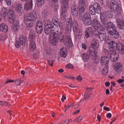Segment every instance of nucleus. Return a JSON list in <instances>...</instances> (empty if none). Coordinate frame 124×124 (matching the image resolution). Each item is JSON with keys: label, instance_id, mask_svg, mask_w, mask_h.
Segmentation results:
<instances>
[{"label": "nucleus", "instance_id": "f257e3e1", "mask_svg": "<svg viewBox=\"0 0 124 124\" xmlns=\"http://www.w3.org/2000/svg\"><path fill=\"white\" fill-rule=\"evenodd\" d=\"M58 31L51 33L50 35L49 41L53 45H55L59 39L62 41L65 47L68 49L70 48L73 45L71 38L70 36H66L65 38L61 32L60 34L58 33Z\"/></svg>", "mask_w": 124, "mask_h": 124}, {"label": "nucleus", "instance_id": "f03ea898", "mask_svg": "<svg viewBox=\"0 0 124 124\" xmlns=\"http://www.w3.org/2000/svg\"><path fill=\"white\" fill-rule=\"evenodd\" d=\"M109 49L113 51L120 49L122 54L124 55V44L121 43H116L113 41L110 42L108 44Z\"/></svg>", "mask_w": 124, "mask_h": 124}, {"label": "nucleus", "instance_id": "7ed1b4c3", "mask_svg": "<svg viewBox=\"0 0 124 124\" xmlns=\"http://www.w3.org/2000/svg\"><path fill=\"white\" fill-rule=\"evenodd\" d=\"M84 24L86 25H92V27L95 31L97 30L100 27V23L95 18L91 20V18L83 20Z\"/></svg>", "mask_w": 124, "mask_h": 124}, {"label": "nucleus", "instance_id": "20e7f679", "mask_svg": "<svg viewBox=\"0 0 124 124\" xmlns=\"http://www.w3.org/2000/svg\"><path fill=\"white\" fill-rule=\"evenodd\" d=\"M107 29L110 35L114 36V38L117 39L118 38V32L116 31L115 26L113 23L110 22L107 23Z\"/></svg>", "mask_w": 124, "mask_h": 124}, {"label": "nucleus", "instance_id": "39448f33", "mask_svg": "<svg viewBox=\"0 0 124 124\" xmlns=\"http://www.w3.org/2000/svg\"><path fill=\"white\" fill-rule=\"evenodd\" d=\"M62 3V11L60 14L61 17L64 19H66L67 16V12L69 8L68 2L69 0H60Z\"/></svg>", "mask_w": 124, "mask_h": 124}, {"label": "nucleus", "instance_id": "423d86ee", "mask_svg": "<svg viewBox=\"0 0 124 124\" xmlns=\"http://www.w3.org/2000/svg\"><path fill=\"white\" fill-rule=\"evenodd\" d=\"M100 27L96 31L94 30L95 31H97V33H94V35L96 37L99 38L101 41H106V33L105 31V29L100 24Z\"/></svg>", "mask_w": 124, "mask_h": 124}, {"label": "nucleus", "instance_id": "0eeeda50", "mask_svg": "<svg viewBox=\"0 0 124 124\" xmlns=\"http://www.w3.org/2000/svg\"><path fill=\"white\" fill-rule=\"evenodd\" d=\"M110 6L112 11L117 12V13L121 12L119 4L117 3L116 1L114 0H112L110 3Z\"/></svg>", "mask_w": 124, "mask_h": 124}, {"label": "nucleus", "instance_id": "6e6552de", "mask_svg": "<svg viewBox=\"0 0 124 124\" xmlns=\"http://www.w3.org/2000/svg\"><path fill=\"white\" fill-rule=\"evenodd\" d=\"M26 42L25 38L23 35H21L20 37L19 41H16L15 44L16 47L19 48L20 47V45L22 46L24 45Z\"/></svg>", "mask_w": 124, "mask_h": 124}, {"label": "nucleus", "instance_id": "1a4fd4ad", "mask_svg": "<svg viewBox=\"0 0 124 124\" xmlns=\"http://www.w3.org/2000/svg\"><path fill=\"white\" fill-rule=\"evenodd\" d=\"M73 30L74 32L79 33L80 34L82 33V30L78 28V24L77 22L75 21H73L72 23Z\"/></svg>", "mask_w": 124, "mask_h": 124}, {"label": "nucleus", "instance_id": "9d476101", "mask_svg": "<svg viewBox=\"0 0 124 124\" xmlns=\"http://www.w3.org/2000/svg\"><path fill=\"white\" fill-rule=\"evenodd\" d=\"M116 23L118 28L120 29H124V21L123 19L117 18Z\"/></svg>", "mask_w": 124, "mask_h": 124}, {"label": "nucleus", "instance_id": "9b49d317", "mask_svg": "<svg viewBox=\"0 0 124 124\" xmlns=\"http://www.w3.org/2000/svg\"><path fill=\"white\" fill-rule=\"evenodd\" d=\"M85 35L87 38L89 37L90 36H92L93 35V31H95L94 30V29L92 27L91 28L88 27L85 30Z\"/></svg>", "mask_w": 124, "mask_h": 124}, {"label": "nucleus", "instance_id": "f8f14e48", "mask_svg": "<svg viewBox=\"0 0 124 124\" xmlns=\"http://www.w3.org/2000/svg\"><path fill=\"white\" fill-rule=\"evenodd\" d=\"M58 1V0H51V2H50V5L51 7L54 8L55 10L59 8Z\"/></svg>", "mask_w": 124, "mask_h": 124}, {"label": "nucleus", "instance_id": "ddd939ff", "mask_svg": "<svg viewBox=\"0 0 124 124\" xmlns=\"http://www.w3.org/2000/svg\"><path fill=\"white\" fill-rule=\"evenodd\" d=\"M32 7V0H28L25 3L24 8L26 10L31 9Z\"/></svg>", "mask_w": 124, "mask_h": 124}, {"label": "nucleus", "instance_id": "4468645a", "mask_svg": "<svg viewBox=\"0 0 124 124\" xmlns=\"http://www.w3.org/2000/svg\"><path fill=\"white\" fill-rule=\"evenodd\" d=\"M115 70L117 72H121L122 69V66L120 63L117 62L115 63L114 65Z\"/></svg>", "mask_w": 124, "mask_h": 124}, {"label": "nucleus", "instance_id": "2eb2a0df", "mask_svg": "<svg viewBox=\"0 0 124 124\" xmlns=\"http://www.w3.org/2000/svg\"><path fill=\"white\" fill-rule=\"evenodd\" d=\"M109 58L107 56H103L101 57V63L102 65H107L108 63Z\"/></svg>", "mask_w": 124, "mask_h": 124}, {"label": "nucleus", "instance_id": "dca6fc26", "mask_svg": "<svg viewBox=\"0 0 124 124\" xmlns=\"http://www.w3.org/2000/svg\"><path fill=\"white\" fill-rule=\"evenodd\" d=\"M118 56V53L115 52H114L112 51V53H111V55L109 58L110 60H112L113 62H115L117 60Z\"/></svg>", "mask_w": 124, "mask_h": 124}, {"label": "nucleus", "instance_id": "f3484780", "mask_svg": "<svg viewBox=\"0 0 124 124\" xmlns=\"http://www.w3.org/2000/svg\"><path fill=\"white\" fill-rule=\"evenodd\" d=\"M54 27H45L44 31L46 34L48 35L50 33L53 32H54ZM55 32H56L55 31Z\"/></svg>", "mask_w": 124, "mask_h": 124}, {"label": "nucleus", "instance_id": "a211bd4d", "mask_svg": "<svg viewBox=\"0 0 124 124\" xmlns=\"http://www.w3.org/2000/svg\"><path fill=\"white\" fill-rule=\"evenodd\" d=\"M38 17V15H37L35 14H33L31 13L27 16L26 19L34 21Z\"/></svg>", "mask_w": 124, "mask_h": 124}, {"label": "nucleus", "instance_id": "6ab92c4d", "mask_svg": "<svg viewBox=\"0 0 124 124\" xmlns=\"http://www.w3.org/2000/svg\"><path fill=\"white\" fill-rule=\"evenodd\" d=\"M95 9V12L97 13L100 14L101 13V7L99 4L96 2H95L93 5Z\"/></svg>", "mask_w": 124, "mask_h": 124}, {"label": "nucleus", "instance_id": "aec40b11", "mask_svg": "<svg viewBox=\"0 0 124 124\" xmlns=\"http://www.w3.org/2000/svg\"><path fill=\"white\" fill-rule=\"evenodd\" d=\"M60 54L61 56L65 58L68 54L67 50L65 48L62 47L60 50Z\"/></svg>", "mask_w": 124, "mask_h": 124}, {"label": "nucleus", "instance_id": "412c9836", "mask_svg": "<svg viewBox=\"0 0 124 124\" xmlns=\"http://www.w3.org/2000/svg\"><path fill=\"white\" fill-rule=\"evenodd\" d=\"M79 18L80 19L82 20L84 19L90 18L91 17L90 14L89 13L86 12L84 15L83 14L81 16H80Z\"/></svg>", "mask_w": 124, "mask_h": 124}, {"label": "nucleus", "instance_id": "4be33fe9", "mask_svg": "<svg viewBox=\"0 0 124 124\" xmlns=\"http://www.w3.org/2000/svg\"><path fill=\"white\" fill-rule=\"evenodd\" d=\"M16 8L17 10V11L19 15H21L22 12L23 11V8L22 5L20 4L17 5L16 7Z\"/></svg>", "mask_w": 124, "mask_h": 124}, {"label": "nucleus", "instance_id": "5701e85b", "mask_svg": "<svg viewBox=\"0 0 124 124\" xmlns=\"http://www.w3.org/2000/svg\"><path fill=\"white\" fill-rule=\"evenodd\" d=\"M19 23L18 22H15L13 23L12 26V30L14 31H18L19 28Z\"/></svg>", "mask_w": 124, "mask_h": 124}, {"label": "nucleus", "instance_id": "b1692460", "mask_svg": "<svg viewBox=\"0 0 124 124\" xmlns=\"http://www.w3.org/2000/svg\"><path fill=\"white\" fill-rule=\"evenodd\" d=\"M0 30L5 32H8V29L7 26L5 23H3L1 24L0 26Z\"/></svg>", "mask_w": 124, "mask_h": 124}, {"label": "nucleus", "instance_id": "393cba45", "mask_svg": "<svg viewBox=\"0 0 124 124\" xmlns=\"http://www.w3.org/2000/svg\"><path fill=\"white\" fill-rule=\"evenodd\" d=\"M97 48L95 47H93L92 46L89 47V51L90 54L93 56H96L97 55V52L96 51V49Z\"/></svg>", "mask_w": 124, "mask_h": 124}, {"label": "nucleus", "instance_id": "a878e982", "mask_svg": "<svg viewBox=\"0 0 124 124\" xmlns=\"http://www.w3.org/2000/svg\"><path fill=\"white\" fill-rule=\"evenodd\" d=\"M35 33L33 31L31 30L30 32L29 36V41H33L35 38Z\"/></svg>", "mask_w": 124, "mask_h": 124}, {"label": "nucleus", "instance_id": "bb28decb", "mask_svg": "<svg viewBox=\"0 0 124 124\" xmlns=\"http://www.w3.org/2000/svg\"><path fill=\"white\" fill-rule=\"evenodd\" d=\"M92 46L96 48H97L99 47V44L98 40L95 39H94L92 40V41L91 44Z\"/></svg>", "mask_w": 124, "mask_h": 124}, {"label": "nucleus", "instance_id": "cd10ccee", "mask_svg": "<svg viewBox=\"0 0 124 124\" xmlns=\"http://www.w3.org/2000/svg\"><path fill=\"white\" fill-rule=\"evenodd\" d=\"M15 16L14 15H9L8 17V22L10 23H14V22H16V21L15 20Z\"/></svg>", "mask_w": 124, "mask_h": 124}, {"label": "nucleus", "instance_id": "c85d7f7f", "mask_svg": "<svg viewBox=\"0 0 124 124\" xmlns=\"http://www.w3.org/2000/svg\"><path fill=\"white\" fill-rule=\"evenodd\" d=\"M1 13L3 16L5 17L8 15V12L6 8H4L2 9Z\"/></svg>", "mask_w": 124, "mask_h": 124}, {"label": "nucleus", "instance_id": "c756f323", "mask_svg": "<svg viewBox=\"0 0 124 124\" xmlns=\"http://www.w3.org/2000/svg\"><path fill=\"white\" fill-rule=\"evenodd\" d=\"M34 21L26 19L25 21L26 26L29 28L32 27L33 25V22Z\"/></svg>", "mask_w": 124, "mask_h": 124}, {"label": "nucleus", "instance_id": "7c9ffc66", "mask_svg": "<svg viewBox=\"0 0 124 124\" xmlns=\"http://www.w3.org/2000/svg\"><path fill=\"white\" fill-rule=\"evenodd\" d=\"M103 53L105 55H107V56H107L109 58L111 55V53H112V52L113 51L111 50L109 51L106 49H103Z\"/></svg>", "mask_w": 124, "mask_h": 124}, {"label": "nucleus", "instance_id": "2f4dec72", "mask_svg": "<svg viewBox=\"0 0 124 124\" xmlns=\"http://www.w3.org/2000/svg\"><path fill=\"white\" fill-rule=\"evenodd\" d=\"M66 25H67V28H68V29H70L71 28V24L72 23V20L71 18H68L67 20Z\"/></svg>", "mask_w": 124, "mask_h": 124}, {"label": "nucleus", "instance_id": "473e14b6", "mask_svg": "<svg viewBox=\"0 0 124 124\" xmlns=\"http://www.w3.org/2000/svg\"><path fill=\"white\" fill-rule=\"evenodd\" d=\"M45 23L44 24L45 27H54L53 24L52 23L51 21L49 20L48 19L45 21Z\"/></svg>", "mask_w": 124, "mask_h": 124}, {"label": "nucleus", "instance_id": "72a5a7b5", "mask_svg": "<svg viewBox=\"0 0 124 124\" xmlns=\"http://www.w3.org/2000/svg\"><path fill=\"white\" fill-rule=\"evenodd\" d=\"M86 7L78 6V8L79 13V16L83 14L85 9Z\"/></svg>", "mask_w": 124, "mask_h": 124}, {"label": "nucleus", "instance_id": "f704fd0d", "mask_svg": "<svg viewBox=\"0 0 124 124\" xmlns=\"http://www.w3.org/2000/svg\"><path fill=\"white\" fill-rule=\"evenodd\" d=\"M36 45L34 42L32 41L31 42L30 44V49L31 51H33L36 48Z\"/></svg>", "mask_w": 124, "mask_h": 124}, {"label": "nucleus", "instance_id": "c9c22d12", "mask_svg": "<svg viewBox=\"0 0 124 124\" xmlns=\"http://www.w3.org/2000/svg\"><path fill=\"white\" fill-rule=\"evenodd\" d=\"M89 10L90 14L92 15H94L96 13L95 12V9L93 5H91L89 7Z\"/></svg>", "mask_w": 124, "mask_h": 124}, {"label": "nucleus", "instance_id": "e433bc0d", "mask_svg": "<svg viewBox=\"0 0 124 124\" xmlns=\"http://www.w3.org/2000/svg\"><path fill=\"white\" fill-rule=\"evenodd\" d=\"M100 18L101 21L103 24H106L107 23V19L106 18L104 17L103 15H100Z\"/></svg>", "mask_w": 124, "mask_h": 124}, {"label": "nucleus", "instance_id": "4c0bfd02", "mask_svg": "<svg viewBox=\"0 0 124 124\" xmlns=\"http://www.w3.org/2000/svg\"><path fill=\"white\" fill-rule=\"evenodd\" d=\"M51 50L49 48H46L45 51V54L47 56H49L51 54Z\"/></svg>", "mask_w": 124, "mask_h": 124}, {"label": "nucleus", "instance_id": "58836bf2", "mask_svg": "<svg viewBox=\"0 0 124 124\" xmlns=\"http://www.w3.org/2000/svg\"><path fill=\"white\" fill-rule=\"evenodd\" d=\"M53 23L55 26L58 25V21L57 18L55 16H54L52 19Z\"/></svg>", "mask_w": 124, "mask_h": 124}, {"label": "nucleus", "instance_id": "ea45409f", "mask_svg": "<svg viewBox=\"0 0 124 124\" xmlns=\"http://www.w3.org/2000/svg\"><path fill=\"white\" fill-rule=\"evenodd\" d=\"M108 66L107 65L105 66V67L102 71V73L104 75H106L108 72Z\"/></svg>", "mask_w": 124, "mask_h": 124}, {"label": "nucleus", "instance_id": "a19ab883", "mask_svg": "<svg viewBox=\"0 0 124 124\" xmlns=\"http://www.w3.org/2000/svg\"><path fill=\"white\" fill-rule=\"evenodd\" d=\"M79 6L86 7L85 1L84 0H79Z\"/></svg>", "mask_w": 124, "mask_h": 124}, {"label": "nucleus", "instance_id": "79ce46f5", "mask_svg": "<svg viewBox=\"0 0 124 124\" xmlns=\"http://www.w3.org/2000/svg\"><path fill=\"white\" fill-rule=\"evenodd\" d=\"M104 15L106 17L109 18H111L113 16V15L111 14V13L109 11L106 12Z\"/></svg>", "mask_w": 124, "mask_h": 124}, {"label": "nucleus", "instance_id": "37998d69", "mask_svg": "<svg viewBox=\"0 0 124 124\" xmlns=\"http://www.w3.org/2000/svg\"><path fill=\"white\" fill-rule=\"evenodd\" d=\"M42 15L44 17H46L48 15V13L46 9H44L42 12Z\"/></svg>", "mask_w": 124, "mask_h": 124}, {"label": "nucleus", "instance_id": "c03bdc74", "mask_svg": "<svg viewBox=\"0 0 124 124\" xmlns=\"http://www.w3.org/2000/svg\"><path fill=\"white\" fill-rule=\"evenodd\" d=\"M36 31L38 34H40L41 33L42 30V27H36Z\"/></svg>", "mask_w": 124, "mask_h": 124}, {"label": "nucleus", "instance_id": "a18cd8bd", "mask_svg": "<svg viewBox=\"0 0 124 124\" xmlns=\"http://www.w3.org/2000/svg\"><path fill=\"white\" fill-rule=\"evenodd\" d=\"M37 1L38 5L39 7H40L44 4L45 0H37Z\"/></svg>", "mask_w": 124, "mask_h": 124}, {"label": "nucleus", "instance_id": "49530a36", "mask_svg": "<svg viewBox=\"0 0 124 124\" xmlns=\"http://www.w3.org/2000/svg\"><path fill=\"white\" fill-rule=\"evenodd\" d=\"M83 58L84 61L86 62L88 60L89 56L86 54L84 53L83 54Z\"/></svg>", "mask_w": 124, "mask_h": 124}, {"label": "nucleus", "instance_id": "de8ad7c7", "mask_svg": "<svg viewBox=\"0 0 124 124\" xmlns=\"http://www.w3.org/2000/svg\"><path fill=\"white\" fill-rule=\"evenodd\" d=\"M71 14L74 17H76L78 15V10L71 11Z\"/></svg>", "mask_w": 124, "mask_h": 124}, {"label": "nucleus", "instance_id": "09e8293b", "mask_svg": "<svg viewBox=\"0 0 124 124\" xmlns=\"http://www.w3.org/2000/svg\"><path fill=\"white\" fill-rule=\"evenodd\" d=\"M83 116H80L74 120L75 123H78L80 122L82 119Z\"/></svg>", "mask_w": 124, "mask_h": 124}, {"label": "nucleus", "instance_id": "8fccbe9b", "mask_svg": "<svg viewBox=\"0 0 124 124\" xmlns=\"http://www.w3.org/2000/svg\"><path fill=\"white\" fill-rule=\"evenodd\" d=\"M75 10H78V6L75 4H73L71 7V11Z\"/></svg>", "mask_w": 124, "mask_h": 124}, {"label": "nucleus", "instance_id": "3c124183", "mask_svg": "<svg viewBox=\"0 0 124 124\" xmlns=\"http://www.w3.org/2000/svg\"><path fill=\"white\" fill-rule=\"evenodd\" d=\"M59 26L60 27V30H61V31H59V32L58 31H58V33H59V34H60V33H61V32L62 34L63 35V36H64V38H65V37L66 36H65L63 34V28H62V24H59Z\"/></svg>", "mask_w": 124, "mask_h": 124}, {"label": "nucleus", "instance_id": "603ef678", "mask_svg": "<svg viewBox=\"0 0 124 124\" xmlns=\"http://www.w3.org/2000/svg\"><path fill=\"white\" fill-rule=\"evenodd\" d=\"M7 38V36L5 34L0 35V39L1 40H3Z\"/></svg>", "mask_w": 124, "mask_h": 124}, {"label": "nucleus", "instance_id": "864d4df0", "mask_svg": "<svg viewBox=\"0 0 124 124\" xmlns=\"http://www.w3.org/2000/svg\"><path fill=\"white\" fill-rule=\"evenodd\" d=\"M42 27V23L41 21H39L37 22L36 27Z\"/></svg>", "mask_w": 124, "mask_h": 124}, {"label": "nucleus", "instance_id": "5fc2aeb1", "mask_svg": "<svg viewBox=\"0 0 124 124\" xmlns=\"http://www.w3.org/2000/svg\"><path fill=\"white\" fill-rule=\"evenodd\" d=\"M90 97L89 94L87 93H85L84 95V99L85 100L88 99Z\"/></svg>", "mask_w": 124, "mask_h": 124}, {"label": "nucleus", "instance_id": "6e6d98bb", "mask_svg": "<svg viewBox=\"0 0 124 124\" xmlns=\"http://www.w3.org/2000/svg\"><path fill=\"white\" fill-rule=\"evenodd\" d=\"M74 105V104L73 103H70L68 105V107L67 108H66V105H65V108H66V110L65 111H66V110H67L68 109H69L70 108H72L73 106Z\"/></svg>", "mask_w": 124, "mask_h": 124}, {"label": "nucleus", "instance_id": "4d7b16f0", "mask_svg": "<svg viewBox=\"0 0 124 124\" xmlns=\"http://www.w3.org/2000/svg\"><path fill=\"white\" fill-rule=\"evenodd\" d=\"M15 84L17 86H19L22 83L20 79H16V80L15 82Z\"/></svg>", "mask_w": 124, "mask_h": 124}, {"label": "nucleus", "instance_id": "13d9d810", "mask_svg": "<svg viewBox=\"0 0 124 124\" xmlns=\"http://www.w3.org/2000/svg\"><path fill=\"white\" fill-rule=\"evenodd\" d=\"M66 68L69 69V68H72L73 69V66L71 64L69 63L66 66Z\"/></svg>", "mask_w": 124, "mask_h": 124}, {"label": "nucleus", "instance_id": "bf43d9fd", "mask_svg": "<svg viewBox=\"0 0 124 124\" xmlns=\"http://www.w3.org/2000/svg\"><path fill=\"white\" fill-rule=\"evenodd\" d=\"M8 103L7 102L5 101H0V106H3L5 104Z\"/></svg>", "mask_w": 124, "mask_h": 124}, {"label": "nucleus", "instance_id": "052dcab7", "mask_svg": "<svg viewBox=\"0 0 124 124\" xmlns=\"http://www.w3.org/2000/svg\"><path fill=\"white\" fill-rule=\"evenodd\" d=\"M4 1L9 6L11 5V0H4Z\"/></svg>", "mask_w": 124, "mask_h": 124}, {"label": "nucleus", "instance_id": "680f3d73", "mask_svg": "<svg viewBox=\"0 0 124 124\" xmlns=\"http://www.w3.org/2000/svg\"><path fill=\"white\" fill-rule=\"evenodd\" d=\"M9 15H15V12L13 10L11 9L10 8L9 9Z\"/></svg>", "mask_w": 124, "mask_h": 124}, {"label": "nucleus", "instance_id": "e2e57ef3", "mask_svg": "<svg viewBox=\"0 0 124 124\" xmlns=\"http://www.w3.org/2000/svg\"><path fill=\"white\" fill-rule=\"evenodd\" d=\"M76 78L77 80L79 81H81L82 80V77L80 75H79Z\"/></svg>", "mask_w": 124, "mask_h": 124}, {"label": "nucleus", "instance_id": "0e129e2a", "mask_svg": "<svg viewBox=\"0 0 124 124\" xmlns=\"http://www.w3.org/2000/svg\"><path fill=\"white\" fill-rule=\"evenodd\" d=\"M117 82L119 84H121L123 83V82L124 81V79H118L117 80Z\"/></svg>", "mask_w": 124, "mask_h": 124}, {"label": "nucleus", "instance_id": "69168bd1", "mask_svg": "<svg viewBox=\"0 0 124 124\" xmlns=\"http://www.w3.org/2000/svg\"><path fill=\"white\" fill-rule=\"evenodd\" d=\"M107 117L108 118H110L112 116L111 114L110 113H108L106 115Z\"/></svg>", "mask_w": 124, "mask_h": 124}, {"label": "nucleus", "instance_id": "338daca9", "mask_svg": "<svg viewBox=\"0 0 124 124\" xmlns=\"http://www.w3.org/2000/svg\"><path fill=\"white\" fill-rule=\"evenodd\" d=\"M67 121V119H66L65 121L62 122L60 124H68V123H66Z\"/></svg>", "mask_w": 124, "mask_h": 124}, {"label": "nucleus", "instance_id": "774afa93", "mask_svg": "<svg viewBox=\"0 0 124 124\" xmlns=\"http://www.w3.org/2000/svg\"><path fill=\"white\" fill-rule=\"evenodd\" d=\"M82 47L85 50L86 49L87 47L86 45L84 43H83L82 44Z\"/></svg>", "mask_w": 124, "mask_h": 124}]
</instances>
